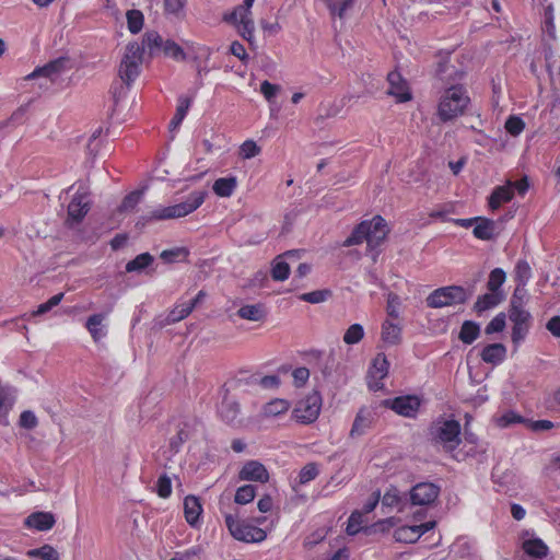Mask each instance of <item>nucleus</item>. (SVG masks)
<instances>
[{
  "instance_id": "f257e3e1",
  "label": "nucleus",
  "mask_w": 560,
  "mask_h": 560,
  "mask_svg": "<svg viewBox=\"0 0 560 560\" xmlns=\"http://www.w3.org/2000/svg\"><path fill=\"white\" fill-rule=\"evenodd\" d=\"M164 45L163 38L158 32H147L143 35L142 45L131 42L127 45L124 57L120 61L118 74L121 81L129 88L136 78L140 74V65L143 60L144 46L149 48L153 56Z\"/></svg>"
},
{
  "instance_id": "f03ea898",
  "label": "nucleus",
  "mask_w": 560,
  "mask_h": 560,
  "mask_svg": "<svg viewBox=\"0 0 560 560\" xmlns=\"http://www.w3.org/2000/svg\"><path fill=\"white\" fill-rule=\"evenodd\" d=\"M388 233L389 229L385 219L381 215H375L372 220L360 222L343 241L342 246L350 247L366 241L368 247L373 250L385 241Z\"/></svg>"
},
{
  "instance_id": "7ed1b4c3",
  "label": "nucleus",
  "mask_w": 560,
  "mask_h": 560,
  "mask_svg": "<svg viewBox=\"0 0 560 560\" xmlns=\"http://www.w3.org/2000/svg\"><path fill=\"white\" fill-rule=\"evenodd\" d=\"M206 196V191H194L188 196L187 200L180 203L160 208L150 214L141 215L136 222V228L143 229L152 221L183 218L198 209L203 203Z\"/></svg>"
},
{
  "instance_id": "20e7f679",
  "label": "nucleus",
  "mask_w": 560,
  "mask_h": 560,
  "mask_svg": "<svg viewBox=\"0 0 560 560\" xmlns=\"http://www.w3.org/2000/svg\"><path fill=\"white\" fill-rule=\"evenodd\" d=\"M434 77L446 88L462 85L466 75V65L453 50H439L435 54Z\"/></svg>"
},
{
  "instance_id": "39448f33",
  "label": "nucleus",
  "mask_w": 560,
  "mask_h": 560,
  "mask_svg": "<svg viewBox=\"0 0 560 560\" xmlns=\"http://www.w3.org/2000/svg\"><path fill=\"white\" fill-rule=\"evenodd\" d=\"M460 423L455 419L440 417L428 430V439L433 445H442L445 452H453L460 444Z\"/></svg>"
},
{
  "instance_id": "423d86ee",
  "label": "nucleus",
  "mask_w": 560,
  "mask_h": 560,
  "mask_svg": "<svg viewBox=\"0 0 560 560\" xmlns=\"http://www.w3.org/2000/svg\"><path fill=\"white\" fill-rule=\"evenodd\" d=\"M469 97L463 85H453L445 89L439 104V117L448 121L462 115L469 103Z\"/></svg>"
},
{
  "instance_id": "0eeeda50",
  "label": "nucleus",
  "mask_w": 560,
  "mask_h": 560,
  "mask_svg": "<svg viewBox=\"0 0 560 560\" xmlns=\"http://www.w3.org/2000/svg\"><path fill=\"white\" fill-rule=\"evenodd\" d=\"M472 295L471 290L462 285H447L435 289L425 299L430 308H441L455 304H465Z\"/></svg>"
},
{
  "instance_id": "6e6552de",
  "label": "nucleus",
  "mask_w": 560,
  "mask_h": 560,
  "mask_svg": "<svg viewBox=\"0 0 560 560\" xmlns=\"http://www.w3.org/2000/svg\"><path fill=\"white\" fill-rule=\"evenodd\" d=\"M225 525L230 534L237 540L244 542H260L266 539L264 529L238 518V511L235 515L225 514Z\"/></svg>"
},
{
  "instance_id": "1a4fd4ad",
  "label": "nucleus",
  "mask_w": 560,
  "mask_h": 560,
  "mask_svg": "<svg viewBox=\"0 0 560 560\" xmlns=\"http://www.w3.org/2000/svg\"><path fill=\"white\" fill-rule=\"evenodd\" d=\"M322 395L313 390L305 398L299 400L293 409V418L303 424L313 423L319 416L322 409Z\"/></svg>"
},
{
  "instance_id": "9d476101",
  "label": "nucleus",
  "mask_w": 560,
  "mask_h": 560,
  "mask_svg": "<svg viewBox=\"0 0 560 560\" xmlns=\"http://www.w3.org/2000/svg\"><path fill=\"white\" fill-rule=\"evenodd\" d=\"M74 62L73 59L63 55L56 59L50 60L43 67H37L32 73H30L25 79L32 80L39 77H45L50 80V82H56L59 75L66 71H69L73 68Z\"/></svg>"
},
{
  "instance_id": "9b49d317",
  "label": "nucleus",
  "mask_w": 560,
  "mask_h": 560,
  "mask_svg": "<svg viewBox=\"0 0 560 560\" xmlns=\"http://www.w3.org/2000/svg\"><path fill=\"white\" fill-rule=\"evenodd\" d=\"M381 405L385 408L392 409L399 416L415 418L420 409L421 400L416 395H406L384 399Z\"/></svg>"
},
{
  "instance_id": "f8f14e48",
  "label": "nucleus",
  "mask_w": 560,
  "mask_h": 560,
  "mask_svg": "<svg viewBox=\"0 0 560 560\" xmlns=\"http://www.w3.org/2000/svg\"><path fill=\"white\" fill-rule=\"evenodd\" d=\"M440 494V487L433 482H420L410 490V503L412 505H430Z\"/></svg>"
},
{
  "instance_id": "ddd939ff",
  "label": "nucleus",
  "mask_w": 560,
  "mask_h": 560,
  "mask_svg": "<svg viewBox=\"0 0 560 560\" xmlns=\"http://www.w3.org/2000/svg\"><path fill=\"white\" fill-rule=\"evenodd\" d=\"M85 199L86 194L78 191L68 205V215L65 221L68 228H73L75 224L81 223L90 211V202Z\"/></svg>"
},
{
  "instance_id": "4468645a",
  "label": "nucleus",
  "mask_w": 560,
  "mask_h": 560,
  "mask_svg": "<svg viewBox=\"0 0 560 560\" xmlns=\"http://www.w3.org/2000/svg\"><path fill=\"white\" fill-rule=\"evenodd\" d=\"M509 318L513 323L512 341L518 345L523 341L529 330L530 314L528 311H509Z\"/></svg>"
},
{
  "instance_id": "2eb2a0df",
  "label": "nucleus",
  "mask_w": 560,
  "mask_h": 560,
  "mask_svg": "<svg viewBox=\"0 0 560 560\" xmlns=\"http://www.w3.org/2000/svg\"><path fill=\"white\" fill-rule=\"evenodd\" d=\"M389 362L387 361L386 355L384 353H377L368 371V377L376 381L374 384L372 381H369V387L371 389L378 390L383 387V384L380 383V381L387 376Z\"/></svg>"
},
{
  "instance_id": "dca6fc26",
  "label": "nucleus",
  "mask_w": 560,
  "mask_h": 560,
  "mask_svg": "<svg viewBox=\"0 0 560 560\" xmlns=\"http://www.w3.org/2000/svg\"><path fill=\"white\" fill-rule=\"evenodd\" d=\"M238 478L241 480L265 483L269 480V472L261 463L249 460L240 470Z\"/></svg>"
},
{
  "instance_id": "f3484780",
  "label": "nucleus",
  "mask_w": 560,
  "mask_h": 560,
  "mask_svg": "<svg viewBox=\"0 0 560 560\" xmlns=\"http://www.w3.org/2000/svg\"><path fill=\"white\" fill-rule=\"evenodd\" d=\"M389 83L388 94L395 96L398 102H407L411 100L407 81L401 77L398 71H392L387 75Z\"/></svg>"
},
{
  "instance_id": "a211bd4d",
  "label": "nucleus",
  "mask_w": 560,
  "mask_h": 560,
  "mask_svg": "<svg viewBox=\"0 0 560 560\" xmlns=\"http://www.w3.org/2000/svg\"><path fill=\"white\" fill-rule=\"evenodd\" d=\"M56 523L55 515L51 512H33L25 521L24 525L30 528H35L39 532L49 530Z\"/></svg>"
},
{
  "instance_id": "6ab92c4d",
  "label": "nucleus",
  "mask_w": 560,
  "mask_h": 560,
  "mask_svg": "<svg viewBox=\"0 0 560 560\" xmlns=\"http://www.w3.org/2000/svg\"><path fill=\"white\" fill-rule=\"evenodd\" d=\"M480 358L485 363L498 365L506 358V347L500 342L489 343L481 350Z\"/></svg>"
},
{
  "instance_id": "aec40b11",
  "label": "nucleus",
  "mask_w": 560,
  "mask_h": 560,
  "mask_svg": "<svg viewBox=\"0 0 560 560\" xmlns=\"http://www.w3.org/2000/svg\"><path fill=\"white\" fill-rule=\"evenodd\" d=\"M513 196L512 182L509 180L506 185L498 186L493 189L488 198L489 208L494 211L499 209L503 202L511 201Z\"/></svg>"
},
{
  "instance_id": "412c9836",
  "label": "nucleus",
  "mask_w": 560,
  "mask_h": 560,
  "mask_svg": "<svg viewBox=\"0 0 560 560\" xmlns=\"http://www.w3.org/2000/svg\"><path fill=\"white\" fill-rule=\"evenodd\" d=\"M475 224L476 225L474 228L472 234L476 238L482 241H491L495 237L497 224L493 220L485 217H478V220H476Z\"/></svg>"
},
{
  "instance_id": "4be33fe9",
  "label": "nucleus",
  "mask_w": 560,
  "mask_h": 560,
  "mask_svg": "<svg viewBox=\"0 0 560 560\" xmlns=\"http://www.w3.org/2000/svg\"><path fill=\"white\" fill-rule=\"evenodd\" d=\"M504 300V293H495L489 291L482 295L477 298V301L474 304L472 310L478 314H482L483 312L495 307Z\"/></svg>"
},
{
  "instance_id": "5701e85b",
  "label": "nucleus",
  "mask_w": 560,
  "mask_h": 560,
  "mask_svg": "<svg viewBox=\"0 0 560 560\" xmlns=\"http://www.w3.org/2000/svg\"><path fill=\"white\" fill-rule=\"evenodd\" d=\"M236 314L242 319L261 322L267 317V310L262 303L247 304L241 306Z\"/></svg>"
},
{
  "instance_id": "b1692460",
  "label": "nucleus",
  "mask_w": 560,
  "mask_h": 560,
  "mask_svg": "<svg viewBox=\"0 0 560 560\" xmlns=\"http://www.w3.org/2000/svg\"><path fill=\"white\" fill-rule=\"evenodd\" d=\"M201 512L202 506L199 499L195 495H187L184 500V513L187 523L191 526H196Z\"/></svg>"
},
{
  "instance_id": "393cba45",
  "label": "nucleus",
  "mask_w": 560,
  "mask_h": 560,
  "mask_svg": "<svg viewBox=\"0 0 560 560\" xmlns=\"http://www.w3.org/2000/svg\"><path fill=\"white\" fill-rule=\"evenodd\" d=\"M220 417L228 423H232L236 420L240 413V404L228 397V393L224 395L221 406L219 407Z\"/></svg>"
},
{
  "instance_id": "a878e982",
  "label": "nucleus",
  "mask_w": 560,
  "mask_h": 560,
  "mask_svg": "<svg viewBox=\"0 0 560 560\" xmlns=\"http://www.w3.org/2000/svg\"><path fill=\"white\" fill-rule=\"evenodd\" d=\"M480 325L474 320H465L458 334V339L465 345H471L480 336Z\"/></svg>"
},
{
  "instance_id": "bb28decb",
  "label": "nucleus",
  "mask_w": 560,
  "mask_h": 560,
  "mask_svg": "<svg viewBox=\"0 0 560 560\" xmlns=\"http://www.w3.org/2000/svg\"><path fill=\"white\" fill-rule=\"evenodd\" d=\"M104 319L105 315L101 313L93 314L86 319L85 328L89 330L95 342H98L103 337L106 336V331L102 325Z\"/></svg>"
},
{
  "instance_id": "cd10ccee",
  "label": "nucleus",
  "mask_w": 560,
  "mask_h": 560,
  "mask_svg": "<svg viewBox=\"0 0 560 560\" xmlns=\"http://www.w3.org/2000/svg\"><path fill=\"white\" fill-rule=\"evenodd\" d=\"M408 503L406 494L400 495L399 490L396 487H390L382 498V504L388 508L396 506L399 511H402Z\"/></svg>"
},
{
  "instance_id": "c85d7f7f",
  "label": "nucleus",
  "mask_w": 560,
  "mask_h": 560,
  "mask_svg": "<svg viewBox=\"0 0 560 560\" xmlns=\"http://www.w3.org/2000/svg\"><path fill=\"white\" fill-rule=\"evenodd\" d=\"M191 101H192L191 97L179 96L176 113H175L174 117L172 118V120L170 121L168 128L171 131L176 130L180 126L182 121L184 120L185 116L187 115V112L190 107Z\"/></svg>"
},
{
  "instance_id": "c756f323",
  "label": "nucleus",
  "mask_w": 560,
  "mask_h": 560,
  "mask_svg": "<svg viewBox=\"0 0 560 560\" xmlns=\"http://www.w3.org/2000/svg\"><path fill=\"white\" fill-rule=\"evenodd\" d=\"M382 340L388 345H398L401 340V328L389 320H385L382 325Z\"/></svg>"
},
{
  "instance_id": "7c9ffc66",
  "label": "nucleus",
  "mask_w": 560,
  "mask_h": 560,
  "mask_svg": "<svg viewBox=\"0 0 560 560\" xmlns=\"http://www.w3.org/2000/svg\"><path fill=\"white\" fill-rule=\"evenodd\" d=\"M524 551L534 558H544L548 553L547 545L540 538L527 539L523 542Z\"/></svg>"
},
{
  "instance_id": "2f4dec72",
  "label": "nucleus",
  "mask_w": 560,
  "mask_h": 560,
  "mask_svg": "<svg viewBox=\"0 0 560 560\" xmlns=\"http://www.w3.org/2000/svg\"><path fill=\"white\" fill-rule=\"evenodd\" d=\"M394 538L399 542L413 544L420 538L419 529H417L416 525L398 527L394 532Z\"/></svg>"
},
{
  "instance_id": "473e14b6",
  "label": "nucleus",
  "mask_w": 560,
  "mask_h": 560,
  "mask_svg": "<svg viewBox=\"0 0 560 560\" xmlns=\"http://www.w3.org/2000/svg\"><path fill=\"white\" fill-rule=\"evenodd\" d=\"M236 185L237 182L235 177H221L214 182L212 189L214 194L220 197H230L236 188Z\"/></svg>"
},
{
  "instance_id": "72a5a7b5",
  "label": "nucleus",
  "mask_w": 560,
  "mask_h": 560,
  "mask_svg": "<svg viewBox=\"0 0 560 560\" xmlns=\"http://www.w3.org/2000/svg\"><path fill=\"white\" fill-rule=\"evenodd\" d=\"M290 276V265L283 260V255H278L271 262V278L275 281H284Z\"/></svg>"
},
{
  "instance_id": "f704fd0d",
  "label": "nucleus",
  "mask_w": 560,
  "mask_h": 560,
  "mask_svg": "<svg viewBox=\"0 0 560 560\" xmlns=\"http://www.w3.org/2000/svg\"><path fill=\"white\" fill-rule=\"evenodd\" d=\"M154 261L153 256L150 253H142L136 256L133 259L127 262V272H141L148 268Z\"/></svg>"
},
{
  "instance_id": "c9c22d12",
  "label": "nucleus",
  "mask_w": 560,
  "mask_h": 560,
  "mask_svg": "<svg viewBox=\"0 0 560 560\" xmlns=\"http://www.w3.org/2000/svg\"><path fill=\"white\" fill-rule=\"evenodd\" d=\"M371 419H370V415H364V411L363 410H360L357 416H355V419L353 421V424H352V428H351V431H350V436L354 438V436H360L362 434L365 433L366 429L370 428L371 425Z\"/></svg>"
},
{
  "instance_id": "e433bc0d",
  "label": "nucleus",
  "mask_w": 560,
  "mask_h": 560,
  "mask_svg": "<svg viewBox=\"0 0 560 560\" xmlns=\"http://www.w3.org/2000/svg\"><path fill=\"white\" fill-rule=\"evenodd\" d=\"M143 196V189H137L125 196L120 206L118 207L119 212H130L136 209L140 203Z\"/></svg>"
},
{
  "instance_id": "4c0bfd02",
  "label": "nucleus",
  "mask_w": 560,
  "mask_h": 560,
  "mask_svg": "<svg viewBox=\"0 0 560 560\" xmlns=\"http://www.w3.org/2000/svg\"><path fill=\"white\" fill-rule=\"evenodd\" d=\"M191 436V427L189 423L184 422L178 429V432L170 441V447L174 452H178L180 445L188 441Z\"/></svg>"
},
{
  "instance_id": "58836bf2",
  "label": "nucleus",
  "mask_w": 560,
  "mask_h": 560,
  "mask_svg": "<svg viewBox=\"0 0 560 560\" xmlns=\"http://www.w3.org/2000/svg\"><path fill=\"white\" fill-rule=\"evenodd\" d=\"M506 278L505 271L501 268H494L488 278L487 289L491 292L503 293L500 288Z\"/></svg>"
},
{
  "instance_id": "ea45409f",
  "label": "nucleus",
  "mask_w": 560,
  "mask_h": 560,
  "mask_svg": "<svg viewBox=\"0 0 560 560\" xmlns=\"http://www.w3.org/2000/svg\"><path fill=\"white\" fill-rule=\"evenodd\" d=\"M27 556L31 558H40L42 560H59V553L50 545L31 549L27 551Z\"/></svg>"
},
{
  "instance_id": "a19ab883",
  "label": "nucleus",
  "mask_w": 560,
  "mask_h": 560,
  "mask_svg": "<svg viewBox=\"0 0 560 560\" xmlns=\"http://www.w3.org/2000/svg\"><path fill=\"white\" fill-rule=\"evenodd\" d=\"M126 16L128 30L130 31V33H139L143 27V13L140 10L132 9L127 11Z\"/></svg>"
},
{
  "instance_id": "79ce46f5",
  "label": "nucleus",
  "mask_w": 560,
  "mask_h": 560,
  "mask_svg": "<svg viewBox=\"0 0 560 560\" xmlns=\"http://www.w3.org/2000/svg\"><path fill=\"white\" fill-rule=\"evenodd\" d=\"M256 495V487L253 485H244L236 490L234 502L237 504H247L254 500Z\"/></svg>"
},
{
  "instance_id": "37998d69",
  "label": "nucleus",
  "mask_w": 560,
  "mask_h": 560,
  "mask_svg": "<svg viewBox=\"0 0 560 560\" xmlns=\"http://www.w3.org/2000/svg\"><path fill=\"white\" fill-rule=\"evenodd\" d=\"M192 312V304L183 303L176 305L167 315L166 322L168 324L177 323L186 318Z\"/></svg>"
},
{
  "instance_id": "c03bdc74",
  "label": "nucleus",
  "mask_w": 560,
  "mask_h": 560,
  "mask_svg": "<svg viewBox=\"0 0 560 560\" xmlns=\"http://www.w3.org/2000/svg\"><path fill=\"white\" fill-rule=\"evenodd\" d=\"M363 523V513L361 511H353L348 520L346 532L349 536H354L360 532L364 533V527L361 526Z\"/></svg>"
},
{
  "instance_id": "a18cd8bd",
  "label": "nucleus",
  "mask_w": 560,
  "mask_h": 560,
  "mask_svg": "<svg viewBox=\"0 0 560 560\" xmlns=\"http://www.w3.org/2000/svg\"><path fill=\"white\" fill-rule=\"evenodd\" d=\"M331 294L332 293L329 289H323L303 293L299 296V299L307 303L318 304L325 302L328 298L331 296Z\"/></svg>"
},
{
  "instance_id": "49530a36",
  "label": "nucleus",
  "mask_w": 560,
  "mask_h": 560,
  "mask_svg": "<svg viewBox=\"0 0 560 560\" xmlns=\"http://www.w3.org/2000/svg\"><path fill=\"white\" fill-rule=\"evenodd\" d=\"M364 337L363 326L360 324H352L343 335V342L347 345H355Z\"/></svg>"
},
{
  "instance_id": "de8ad7c7",
  "label": "nucleus",
  "mask_w": 560,
  "mask_h": 560,
  "mask_svg": "<svg viewBox=\"0 0 560 560\" xmlns=\"http://www.w3.org/2000/svg\"><path fill=\"white\" fill-rule=\"evenodd\" d=\"M532 276V270L526 260H518L515 266V281L517 285L525 287Z\"/></svg>"
},
{
  "instance_id": "09e8293b",
  "label": "nucleus",
  "mask_w": 560,
  "mask_h": 560,
  "mask_svg": "<svg viewBox=\"0 0 560 560\" xmlns=\"http://www.w3.org/2000/svg\"><path fill=\"white\" fill-rule=\"evenodd\" d=\"M289 408V401L284 399H275L265 405L264 412L267 416H278L288 411Z\"/></svg>"
},
{
  "instance_id": "8fccbe9b",
  "label": "nucleus",
  "mask_w": 560,
  "mask_h": 560,
  "mask_svg": "<svg viewBox=\"0 0 560 560\" xmlns=\"http://www.w3.org/2000/svg\"><path fill=\"white\" fill-rule=\"evenodd\" d=\"M525 287L516 285L510 301V310L509 311H525V298H526Z\"/></svg>"
},
{
  "instance_id": "3c124183",
  "label": "nucleus",
  "mask_w": 560,
  "mask_h": 560,
  "mask_svg": "<svg viewBox=\"0 0 560 560\" xmlns=\"http://www.w3.org/2000/svg\"><path fill=\"white\" fill-rule=\"evenodd\" d=\"M189 252L186 247H175L161 253V259L166 264H173L179 258H186Z\"/></svg>"
},
{
  "instance_id": "603ef678",
  "label": "nucleus",
  "mask_w": 560,
  "mask_h": 560,
  "mask_svg": "<svg viewBox=\"0 0 560 560\" xmlns=\"http://www.w3.org/2000/svg\"><path fill=\"white\" fill-rule=\"evenodd\" d=\"M395 525H396L395 518L388 517L385 520H381V521L372 524L371 526H365L364 534L371 535V534L378 533V532L385 533V532L389 530L390 528H393Z\"/></svg>"
},
{
  "instance_id": "864d4df0",
  "label": "nucleus",
  "mask_w": 560,
  "mask_h": 560,
  "mask_svg": "<svg viewBox=\"0 0 560 560\" xmlns=\"http://www.w3.org/2000/svg\"><path fill=\"white\" fill-rule=\"evenodd\" d=\"M515 423H527V419L514 411H508L497 419V424L501 428H508Z\"/></svg>"
},
{
  "instance_id": "5fc2aeb1",
  "label": "nucleus",
  "mask_w": 560,
  "mask_h": 560,
  "mask_svg": "<svg viewBox=\"0 0 560 560\" xmlns=\"http://www.w3.org/2000/svg\"><path fill=\"white\" fill-rule=\"evenodd\" d=\"M505 319L506 316L504 313H499L497 316H494L485 328L486 335L503 331L506 325Z\"/></svg>"
},
{
  "instance_id": "6e6d98bb",
  "label": "nucleus",
  "mask_w": 560,
  "mask_h": 560,
  "mask_svg": "<svg viewBox=\"0 0 560 560\" xmlns=\"http://www.w3.org/2000/svg\"><path fill=\"white\" fill-rule=\"evenodd\" d=\"M319 471L315 463L306 464L299 474V482L305 485L314 480L318 476Z\"/></svg>"
},
{
  "instance_id": "4d7b16f0",
  "label": "nucleus",
  "mask_w": 560,
  "mask_h": 560,
  "mask_svg": "<svg viewBox=\"0 0 560 560\" xmlns=\"http://www.w3.org/2000/svg\"><path fill=\"white\" fill-rule=\"evenodd\" d=\"M162 49L166 56H171L174 59L184 60L186 58V54L183 50V48L174 40L167 39L166 42H164Z\"/></svg>"
},
{
  "instance_id": "13d9d810",
  "label": "nucleus",
  "mask_w": 560,
  "mask_h": 560,
  "mask_svg": "<svg viewBox=\"0 0 560 560\" xmlns=\"http://www.w3.org/2000/svg\"><path fill=\"white\" fill-rule=\"evenodd\" d=\"M13 401L9 395L1 390L0 392V424H8V413L12 408Z\"/></svg>"
},
{
  "instance_id": "bf43d9fd",
  "label": "nucleus",
  "mask_w": 560,
  "mask_h": 560,
  "mask_svg": "<svg viewBox=\"0 0 560 560\" xmlns=\"http://www.w3.org/2000/svg\"><path fill=\"white\" fill-rule=\"evenodd\" d=\"M525 128V122L521 117L510 116L505 121V129L512 136H518Z\"/></svg>"
},
{
  "instance_id": "052dcab7",
  "label": "nucleus",
  "mask_w": 560,
  "mask_h": 560,
  "mask_svg": "<svg viewBox=\"0 0 560 560\" xmlns=\"http://www.w3.org/2000/svg\"><path fill=\"white\" fill-rule=\"evenodd\" d=\"M156 492L159 497L166 499L172 493V481L167 475H162L159 477L156 482Z\"/></svg>"
},
{
  "instance_id": "680f3d73",
  "label": "nucleus",
  "mask_w": 560,
  "mask_h": 560,
  "mask_svg": "<svg viewBox=\"0 0 560 560\" xmlns=\"http://www.w3.org/2000/svg\"><path fill=\"white\" fill-rule=\"evenodd\" d=\"M240 23L242 24V30L240 31L241 36L252 43L255 28L253 19L250 16H240Z\"/></svg>"
},
{
  "instance_id": "e2e57ef3",
  "label": "nucleus",
  "mask_w": 560,
  "mask_h": 560,
  "mask_svg": "<svg viewBox=\"0 0 560 560\" xmlns=\"http://www.w3.org/2000/svg\"><path fill=\"white\" fill-rule=\"evenodd\" d=\"M280 90V85L272 84L267 80L260 84V92L269 103H271L275 100Z\"/></svg>"
},
{
  "instance_id": "0e129e2a",
  "label": "nucleus",
  "mask_w": 560,
  "mask_h": 560,
  "mask_svg": "<svg viewBox=\"0 0 560 560\" xmlns=\"http://www.w3.org/2000/svg\"><path fill=\"white\" fill-rule=\"evenodd\" d=\"M240 149L243 159H252L260 153V148L253 140H246Z\"/></svg>"
},
{
  "instance_id": "69168bd1",
  "label": "nucleus",
  "mask_w": 560,
  "mask_h": 560,
  "mask_svg": "<svg viewBox=\"0 0 560 560\" xmlns=\"http://www.w3.org/2000/svg\"><path fill=\"white\" fill-rule=\"evenodd\" d=\"M20 425L27 430H32L37 425V418L31 410H25L20 416Z\"/></svg>"
},
{
  "instance_id": "338daca9",
  "label": "nucleus",
  "mask_w": 560,
  "mask_h": 560,
  "mask_svg": "<svg viewBox=\"0 0 560 560\" xmlns=\"http://www.w3.org/2000/svg\"><path fill=\"white\" fill-rule=\"evenodd\" d=\"M399 305H400V298L396 293L390 292L387 298V307H386L388 316L397 318Z\"/></svg>"
},
{
  "instance_id": "774afa93",
  "label": "nucleus",
  "mask_w": 560,
  "mask_h": 560,
  "mask_svg": "<svg viewBox=\"0 0 560 560\" xmlns=\"http://www.w3.org/2000/svg\"><path fill=\"white\" fill-rule=\"evenodd\" d=\"M230 52L237 57L243 63H247L249 57L243 44L235 40L230 46Z\"/></svg>"
}]
</instances>
